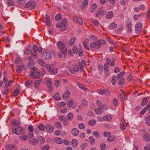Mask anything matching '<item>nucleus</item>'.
Masks as SVG:
<instances>
[{
	"label": "nucleus",
	"instance_id": "f257e3e1",
	"mask_svg": "<svg viewBox=\"0 0 150 150\" xmlns=\"http://www.w3.org/2000/svg\"><path fill=\"white\" fill-rule=\"evenodd\" d=\"M105 43L106 42L104 40H98L95 42H92L90 45V47L91 48L98 49L99 48L101 45H105Z\"/></svg>",
	"mask_w": 150,
	"mask_h": 150
},
{
	"label": "nucleus",
	"instance_id": "f03ea898",
	"mask_svg": "<svg viewBox=\"0 0 150 150\" xmlns=\"http://www.w3.org/2000/svg\"><path fill=\"white\" fill-rule=\"evenodd\" d=\"M57 45L64 57H66L67 48L66 47L64 43L61 41H59L57 42Z\"/></svg>",
	"mask_w": 150,
	"mask_h": 150
},
{
	"label": "nucleus",
	"instance_id": "7ed1b4c3",
	"mask_svg": "<svg viewBox=\"0 0 150 150\" xmlns=\"http://www.w3.org/2000/svg\"><path fill=\"white\" fill-rule=\"evenodd\" d=\"M12 132L13 133L17 135L20 134H23L25 133L24 129L21 126L18 127L14 129H13Z\"/></svg>",
	"mask_w": 150,
	"mask_h": 150
},
{
	"label": "nucleus",
	"instance_id": "20e7f679",
	"mask_svg": "<svg viewBox=\"0 0 150 150\" xmlns=\"http://www.w3.org/2000/svg\"><path fill=\"white\" fill-rule=\"evenodd\" d=\"M52 52L50 51H47L43 53L42 58L43 59L49 60L52 58Z\"/></svg>",
	"mask_w": 150,
	"mask_h": 150
},
{
	"label": "nucleus",
	"instance_id": "39448f33",
	"mask_svg": "<svg viewBox=\"0 0 150 150\" xmlns=\"http://www.w3.org/2000/svg\"><path fill=\"white\" fill-rule=\"evenodd\" d=\"M36 6V3L35 1H30L25 5V7L26 8H28L30 10H33L34 8Z\"/></svg>",
	"mask_w": 150,
	"mask_h": 150
},
{
	"label": "nucleus",
	"instance_id": "423d86ee",
	"mask_svg": "<svg viewBox=\"0 0 150 150\" xmlns=\"http://www.w3.org/2000/svg\"><path fill=\"white\" fill-rule=\"evenodd\" d=\"M73 69L74 71L78 72L79 71H82L83 67L82 65H81L80 62L78 64H76L73 66Z\"/></svg>",
	"mask_w": 150,
	"mask_h": 150
},
{
	"label": "nucleus",
	"instance_id": "0eeeda50",
	"mask_svg": "<svg viewBox=\"0 0 150 150\" xmlns=\"http://www.w3.org/2000/svg\"><path fill=\"white\" fill-rule=\"evenodd\" d=\"M142 23H141L138 22L135 25V32L137 33H139L141 32L142 29Z\"/></svg>",
	"mask_w": 150,
	"mask_h": 150
},
{
	"label": "nucleus",
	"instance_id": "6e6552de",
	"mask_svg": "<svg viewBox=\"0 0 150 150\" xmlns=\"http://www.w3.org/2000/svg\"><path fill=\"white\" fill-rule=\"evenodd\" d=\"M147 110L149 113H150V102L149 103L147 106L140 111V114L144 115Z\"/></svg>",
	"mask_w": 150,
	"mask_h": 150
},
{
	"label": "nucleus",
	"instance_id": "1a4fd4ad",
	"mask_svg": "<svg viewBox=\"0 0 150 150\" xmlns=\"http://www.w3.org/2000/svg\"><path fill=\"white\" fill-rule=\"evenodd\" d=\"M105 12L104 11L103 8V7H101L97 12L96 17H98L100 16H103L105 14Z\"/></svg>",
	"mask_w": 150,
	"mask_h": 150
},
{
	"label": "nucleus",
	"instance_id": "9d476101",
	"mask_svg": "<svg viewBox=\"0 0 150 150\" xmlns=\"http://www.w3.org/2000/svg\"><path fill=\"white\" fill-rule=\"evenodd\" d=\"M67 106L70 108H75L76 106V105L72 100L71 99L69 100Z\"/></svg>",
	"mask_w": 150,
	"mask_h": 150
},
{
	"label": "nucleus",
	"instance_id": "9b49d317",
	"mask_svg": "<svg viewBox=\"0 0 150 150\" xmlns=\"http://www.w3.org/2000/svg\"><path fill=\"white\" fill-rule=\"evenodd\" d=\"M98 92L101 95L104 94L108 96H109L110 95V93L109 91L106 90L100 89L99 90Z\"/></svg>",
	"mask_w": 150,
	"mask_h": 150
},
{
	"label": "nucleus",
	"instance_id": "f8f14e48",
	"mask_svg": "<svg viewBox=\"0 0 150 150\" xmlns=\"http://www.w3.org/2000/svg\"><path fill=\"white\" fill-rule=\"evenodd\" d=\"M30 77L36 79H39L40 78V76L38 75V73L36 71L31 72L30 74Z\"/></svg>",
	"mask_w": 150,
	"mask_h": 150
},
{
	"label": "nucleus",
	"instance_id": "ddd939ff",
	"mask_svg": "<svg viewBox=\"0 0 150 150\" xmlns=\"http://www.w3.org/2000/svg\"><path fill=\"white\" fill-rule=\"evenodd\" d=\"M73 18L74 21L80 24H83V21L81 18L76 16H74Z\"/></svg>",
	"mask_w": 150,
	"mask_h": 150
},
{
	"label": "nucleus",
	"instance_id": "4468645a",
	"mask_svg": "<svg viewBox=\"0 0 150 150\" xmlns=\"http://www.w3.org/2000/svg\"><path fill=\"white\" fill-rule=\"evenodd\" d=\"M106 61L107 63L110 64V66H113L115 64V60L114 59L111 60L109 58L107 57L106 59Z\"/></svg>",
	"mask_w": 150,
	"mask_h": 150
},
{
	"label": "nucleus",
	"instance_id": "2eb2a0df",
	"mask_svg": "<svg viewBox=\"0 0 150 150\" xmlns=\"http://www.w3.org/2000/svg\"><path fill=\"white\" fill-rule=\"evenodd\" d=\"M45 128L46 130L50 132H52L54 129V127L51 125L49 124L46 125Z\"/></svg>",
	"mask_w": 150,
	"mask_h": 150
},
{
	"label": "nucleus",
	"instance_id": "dca6fc26",
	"mask_svg": "<svg viewBox=\"0 0 150 150\" xmlns=\"http://www.w3.org/2000/svg\"><path fill=\"white\" fill-rule=\"evenodd\" d=\"M112 116L110 115H106L103 117V120L105 121H110L112 119Z\"/></svg>",
	"mask_w": 150,
	"mask_h": 150
},
{
	"label": "nucleus",
	"instance_id": "f3484780",
	"mask_svg": "<svg viewBox=\"0 0 150 150\" xmlns=\"http://www.w3.org/2000/svg\"><path fill=\"white\" fill-rule=\"evenodd\" d=\"M42 80L40 79V80H35L34 82V86L35 88H37L38 87L40 84V83L42 82Z\"/></svg>",
	"mask_w": 150,
	"mask_h": 150
},
{
	"label": "nucleus",
	"instance_id": "a211bd4d",
	"mask_svg": "<svg viewBox=\"0 0 150 150\" xmlns=\"http://www.w3.org/2000/svg\"><path fill=\"white\" fill-rule=\"evenodd\" d=\"M149 98V97L147 96L146 97L143 98L142 99L141 102V105L143 106H145L147 103L148 102V99Z\"/></svg>",
	"mask_w": 150,
	"mask_h": 150
},
{
	"label": "nucleus",
	"instance_id": "6ab92c4d",
	"mask_svg": "<svg viewBox=\"0 0 150 150\" xmlns=\"http://www.w3.org/2000/svg\"><path fill=\"white\" fill-rule=\"evenodd\" d=\"M71 133L73 135L76 136L79 134V131L77 128H74L72 129Z\"/></svg>",
	"mask_w": 150,
	"mask_h": 150
},
{
	"label": "nucleus",
	"instance_id": "aec40b11",
	"mask_svg": "<svg viewBox=\"0 0 150 150\" xmlns=\"http://www.w3.org/2000/svg\"><path fill=\"white\" fill-rule=\"evenodd\" d=\"M113 15V12L111 11H109L106 14V17L107 18L109 19L112 17Z\"/></svg>",
	"mask_w": 150,
	"mask_h": 150
},
{
	"label": "nucleus",
	"instance_id": "412c9836",
	"mask_svg": "<svg viewBox=\"0 0 150 150\" xmlns=\"http://www.w3.org/2000/svg\"><path fill=\"white\" fill-rule=\"evenodd\" d=\"M70 95V93L69 91H67L64 93L62 96V97L63 98L66 99L67 98H69Z\"/></svg>",
	"mask_w": 150,
	"mask_h": 150
},
{
	"label": "nucleus",
	"instance_id": "4be33fe9",
	"mask_svg": "<svg viewBox=\"0 0 150 150\" xmlns=\"http://www.w3.org/2000/svg\"><path fill=\"white\" fill-rule=\"evenodd\" d=\"M61 24L64 27V29L63 30H65L66 29L65 27L67 25V20L65 18L62 19V20Z\"/></svg>",
	"mask_w": 150,
	"mask_h": 150
},
{
	"label": "nucleus",
	"instance_id": "5701e85b",
	"mask_svg": "<svg viewBox=\"0 0 150 150\" xmlns=\"http://www.w3.org/2000/svg\"><path fill=\"white\" fill-rule=\"evenodd\" d=\"M47 85L48 88L50 89V91H52L53 90V88L52 86V83L50 80H48Z\"/></svg>",
	"mask_w": 150,
	"mask_h": 150
},
{
	"label": "nucleus",
	"instance_id": "b1692460",
	"mask_svg": "<svg viewBox=\"0 0 150 150\" xmlns=\"http://www.w3.org/2000/svg\"><path fill=\"white\" fill-rule=\"evenodd\" d=\"M97 103L98 105V108L101 109H104V107L102 102L99 100H98L97 101Z\"/></svg>",
	"mask_w": 150,
	"mask_h": 150
},
{
	"label": "nucleus",
	"instance_id": "393cba45",
	"mask_svg": "<svg viewBox=\"0 0 150 150\" xmlns=\"http://www.w3.org/2000/svg\"><path fill=\"white\" fill-rule=\"evenodd\" d=\"M145 120L146 121V124L148 126H150V115L146 116L145 118Z\"/></svg>",
	"mask_w": 150,
	"mask_h": 150
},
{
	"label": "nucleus",
	"instance_id": "a878e982",
	"mask_svg": "<svg viewBox=\"0 0 150 150\" xmlns=\"http://www.w3.org/2000/svg\"><path fill=\"white\" fill-rule=\"evenodd\" d=\"M38 142V140L35 139H32L30 140L29 143L32 145L36 144Z\"/></svg>",
	"mask_w": 150,
	"mask_h": 150
},
{
	"label": "nucleus",
	"instance_id": "bb28decb",
	"mask_svg": "<svg viewBox=\"0 0 150 150\" xmlns=\"http://www.w3.org/2000/svg\"><path fill=\"white\" fill-rule=\"evenodd\" d=\"M75 41V38L73 37L67 43V45L70 46H72L74 44Z\"/></svg>",
	"mask_w": 150,
	"mask_h": 150
},
{
	"label": "nucleus",
	"instance_id": "cd10ccee",
	"mask_svg": "<svg viewBox=\"0 0 150 150\" xmlns=\"http://www.w3.org/2000/svg\"><path fill=\"white\" fill-rule=\"evenodd\" d=\"M132 23L130 22H127L126 24L127 27L128 29V31L129 32H131L132 30Z\"/></svg>",
	"mask_w": 150,
	"mask_h": 150
},
{
	"label": "nucleus",
	"instance_id": "c85d7f7f",
	"mask_svg": "<svg viewBox=\"0 0 150 150\" xmlns=\"http://www.w3.org/2000/svg\"><path fill=\"white\" fill-rule=\"evenodd\" d=\"M115 139V137L114 135H112L108 137L107 138V141L109 142H111L113 141Z\"/></svg>",
	"mask_w": 150,
	"mask_h": 150
},
{
	"label": "nucleus",
	"instance_id": "c756f323",
	"mask_svg": "<svg viewBox=\"0 0 150 150\" xmlns=\"http://www.w3.org/2000/svg\"><path fill=\"white\" fill-rule=\"evenodd\" d=\"M11 122L13 125H15L17 126L20 125V124L19 122L15 120H12L11 121Z\"/></svg>",
	"mask_w": 150,
	"mask_h": 150
},
{
	"label": "nucleus",
	"instance_id": "7c9ffc66",
	"mask_svg": "<svg viewBox=\"0 0 150 150\" xmlns=\"http://www.w3.org/2000/svg\"><path fill=\"white\" fill-rule=\"evenodd\" d=\"M71 144L72 146L74 147H76L77 145L78 142L76 139H73L71 141Z\"/></svg>",
	"mask_w": 150,
	"mask_h": 150
},
{
	"label": "nucleus",
	"instance_id": "2f4dec72",
	"mask_svg": "<svg viewBox=\"0 0 150 150\" xmlns=\"http://www.w3.org/2000/svg\"><path fill=\"white\" fill-rule=\"evenodd\" d=\"M54 141L57 144H61L62 143V139L59 137H56L54 139Z\"/></svg>",
	"mask_w": 150,
	"mask_h": 150
},
{
	"label": "nucleus",
	"instance_id": "473e14b6",
	"mask_svg": "<svg viewBox=\"0 0 150 150\" xmlns=\"http://www.w3.org/2000/svg\"><path fill=\"white\" fill-rule=\"evenodd\" d=\"M79 52L78 54L80 56H81L83 54V51L82 50L81 46L80 45H79Z\"/></svg>",
	"mask_w": 150,
	"mask_h": 150
},
{
	"label": "nucleus",
	"instance_id": "72a5a7b5",
	"mask_svg": "<svg viewBox=\"0 0 150 150\" xmlns=\"http://www.w3.org/2000/svg\"><path fill=\"white\" fill-rule=\"evenodd\" d=\"M7 4L8 6H11L14 5V0H7Z\"/></svg>",
	"mask_w": 150,
	"mask_h": 150
},
{
	"label": "nucleus",
	"instance_id": "f704fd0d",
	"mask_svg": "<svg viewBox=\"0 0 150 150\" xmlns=\"http://www.w3.org/2000/svg\"><path fill=\"white\" fill-rule=\"evenodd\" d=\"M97 7V5L96 4H93L91 7V13H93L96 10Z\"/></svg>",
	"mask_w": 150,
	"mask_h": 150
},
{
	"label": "nucleus",
	"instance_id": "c9c22d12",
	"mask_svg": "<svg viewBox=\"0 0 150 150\" xmlns=\"http://www.w3.org/2000/svg\"><path fill=\"white\" fill-rule=\"evenodd\" d=\"M117 27V24L115 22H113L109 26L110 28L112 29H115Z\"/></svg>",
	"mask_w": 150,
	"mask_h": 150
},
{
	"label": "nucleus",
	"instance_id": "e433bc0d",
	"mask_svg": "<svg viewBox=\"0 0 150 150\" xmlns=\"http://www.w3.org/2000/svg\"><path fill=\"white\" fill-rule=\"evenodd\" d=\"M96 123V121L94 120H91L88 122V125L91 126H93Z\"/></svg>",
	"mask_w": 150,
	"mask_h": 150
},
{
	"label": "nucleus",
	"instance_id": "4c0bfd02",
	"mask_svg": "<svg viewBox=\"0 0 150 150\" xmlns=\"http://www.w3.org/2000/svg\"><path fill=\"white\" fill-rule=\"evenodd\" d=\"M20 91L18 89H16L14 91L13 93V96H17L20 93Z\"/></svg>",
	"mask_w": 150,
	"mask_h": 150
},
{
	"label": "nucleus",
	"instance_id": "58836bf2",
	"mask_svg": "<svg viewBox=\"0 0 150 150\" xmlns=\"http://www.w3.org/2000/svg\"><path fill=\"white\" fill-rule=\"evenodd\" d=\"M88 4L87 0H84L82 2L81 6L82 8H86Z\"/></svg>",
	"mask_w": 150,
	"mask_h": 150
},
{
	"label": "nucleus",
	"instance_id": "ea45409f",
	"mask_svg": "<svg viewBox=\"0 0 150 150\" xmlns=\"http://www.w3.org/2000/svg\"><path fill=\"white\" fill-rule=\"evenodd\" d=\"M82 105L85 107L87 106L88 105V103L87 101L85 99H83L82 100L81 102Z\"/></svg>",
	"mask_w": 150,
	"mask_h": 150
},
{
	"label": "nucleus",
	"instance_id": "a19ab883",
	"mask_svg": "<svg viewBox=\"0 0 150 150\" xmlns=\"http://www.w3.org/2000/svg\"><path fill=\"white\" fill-rule=\"evenodd\" d=\"M103 109H101L98 108L95 109L94 111L96 114H101L103 112Z\"/></svg>",
	"mask_w": 150,
	"mask_h": 150
},
{
	"label": "nucleus",
	"instance_id": "79ce46f5",
	"mask_svg": "<svg viewBox=\"0 0 150 150\" xmlns=\"http://www.w3.org/2000/svg\"><path fill=\"white\" fill-rule=\"evenodd\" d=\"M45 128V126L42 124H40L38 126V128L39 129L42 131L44 130Z\"/></svg>",
	"mask_w": 150,
	"mask_h": 150
},
{
	"label": "nucleus",
	"instance_id": "37998d69",
	"mask_svg": "<svg viewBox=\"0 0 150 150\" xmlns=\"http://www.w3.org/2000/svg\"><path fill=\"white\" fill-rule=\"evenodd\" d=\"M32 53V50L29 48H26L24 51V53L25 54H29Z\"/></svg>",
	"mask_w": 150,
	"mask_h": 150
},
{
	"label": "nucleus",
	"instance_id": "c03bdc74",
	"mask_svg": "<svg viewBox=\"0 0 150 150\" xmlns=\"http://www.w3.org/2000/svg\"><path fill=\"white\" fill-rule=\"evenodd\" d=\"M73 114L72 113H69L67 116L68 119L69 120H72L73 118Z\"/></svg>",
	"mask_w": 150,
	"mask_h": 150
},
{
	"label": "nucleus",
	"instance_id": "a18cd8bd",
	"mask_svg": "<svg viewBox=\"0 0 150 150\" xmlns=\"http://www.w3.org/2000/svg\"><path fill=\"white\" fill-rule=\"evenodd\" d=\"M90 142V144L92 145H93L95 143V139L94 137H90L89 138Z\"/></svg>",
	"mask_w": 150,
	"mask_h": 150
},
{
	"label": "nucleus",
	"instance_id": "49530a36",
	"mask_svg": "<svg viewBox=\"0 0 150 150\" xmlns=\"http://www.w3.org/2000/svg\"><path fill=\"white\" fill-rule=\"evenodd\" d=\"M37 73L39 76H43L45 74V69H42L41 71L37 72Z\"/></svg>",
	"mask_w": 150,
	"mask_h": 150
},
{
	"label": "nucleus",
	"instance_id": "de8ad7c7",
	"mask_svg": "<svg viewBox=\"0 0 150 150\" xmlns=\"http://www.w3.org/2000/svg\"><path fill=\"white\" fill-rule=\"evenodd\" d=\"M125 72L124 71H122L119 74L117 75V79H119L122 77L125 74Z\"/></svg>",
	"mask_w": 150,
	"mask_h": 150
},
{
	"label": "nucleus",
	"instance_id": "09e8293b",
	"mask_svg": "<svg viewBox=\"0 0 150 150\" xmlns=\"http://www.w3.org/2000/svg\"><path fill=\"white\" fill-rule=\"evenodd\" d=\"M54 98L56 100H58L60 99L61 97L58 93H57L54 96Z\"/></svg>",
	"mask_w": 150,
	"mask_h": 150
},
{
	"label": "nucleus",
	"instance_id": "8fccbe9b",
	"mask_svg": "<svg viewBox=\"0 0 150 150\" xmlns=\"http://www.w3.org/2000/svg\"><path fill=\"white\" fill-rule=\"evenodd\" d=\"M62 15L60 13L57 14L55 17V19L57 21H59L62 17Z\"/></svg>",
	"mask_w": 150,
	"mask_h": 150
},
{
	"label": "nucleus",
	"instance_id": "3c124183",
	"mask_svg": "<svg viewBox=\"0 0 150 150\" xmlns=\"http://www.w3.org/2000/svg\"><path fill=\"white\" fill-rule=\"evenodd\" d=\"M34 63L32 61H30L29 62V64L28 65V67L29 69H32L34 66Z\"/></svg>",
	"mask_w": 150,
	"mask_h": 150
},
{
	"label": "nucleus",
	"instance_id": "603ef678",
	"mask_svg": "<svg viewBox=\"0 0 150 150\" xmlns=\"http://www.w3.org/2000/svg\"><path fill=\"white\" fill-rule=\"evenodd\" d=\"M143 138L145 140L147 141H150V137L147 134L144 135L143 136Z\"/></svg>",
	"mask_w": 150,
	"mask_h": 150
},
{
	"label": "nucleus",
	"instance_id": "864d4df0",
	"mask_svg": "<svg viewBox=\"0 0 150 150\" xmlns=\"http://www.w3.org/2000/svg\"><path fill=\"white\" fill-rule=\"evenodd\" d=\"M59 120L61 121H64L67 120L66 118L64 117V116L62 115L59 116Z\"/></svg>",
	"mask_w": 150,
	"mask_h": 150
},
{
	"label": "nucleus",
	"instance_id": "5fc2aeb1",
	"mask_svg": "<svg viewBox=\"0 0 150 150\" xmlns=\"http://www.w3.org/2000/svg\"><path fill=\"white\" fill-rule=\"evenodd\" d=\"M125 79L124 78H122L121 79L119 82H118V84L120 85H122L125 82Z\"/></svg>",
	"mask_w": 150,
	"mask_h": 150
},
{
	"label": "nucleus",
	"instance_id": "6e6d98bb",
	"mask_svg": "<svg viewBox=\"0 0 150 150\" xmlns=\"http://www.w3.org/2000/svg\"><path fill=\"white\" fill-rule=\"evenodd\" d=\"M51 71H50L51 73L52 74H55L58 72V70L56 69H51Z\"/></svg>",
	"mask_w": 150,
	"mask_h": 150
},
{
	"label": "nucleus",
	"instance_id": "4d7b16f0",
	"mask_svg": "<svg viewBox=\"0 0 150 150\" xmlns=\"http://www.w3.org/2000/svg\"><path fill=\"white\" fill-rule=\"evenodd\" d=\"M12 83V80H10L8 81V82H6V83L5 85L4 88H8V86L11 85Z\"/></svg>",
	"mask_w": 150,
	"mask_h": 150
},
{
	"label": "nucleus",
	"instance_id": "13d9d810",
	"mask_svg": "<svg viewBox=\"0 0 150 150\" xmlns=\"http://www.w3.org/2000/svg\"><path fill=\"white\" fill-rule=\"evenodd\" d=\"M78 86L80 88H81L83 90L86 91L87 90V88H86L85 86H83L82 84L78 83Z\"/></svg>",
	"mask_w": 150,
	"mask_h": 150
},
{
	"label": "nucleus",
	"instance_id": "bf43d9fd",
	"mask_svg": "<svg viewBox=\"0 0 150 150\" xmlns=\"http://www.w3.org/2000/svg\"><path fill=\"white\" fill-rule=\"evenodd\" d=\"M100 148L102 150H105L106 148V145L104 143L101 144L100 145Z\"/></svg>",
	"mask_w": 150,
	"mask_h": 150
},
{
	"label": "nucleus",
	"instance_id": "052dcab7",
	"mask_svg": "<svg viewBox=\"0 0 150 150\" xmlns=\"http://www.w3.org/2000/svg\"><path fill=\"white\" fill-rule=\"evenodd\" d=\"M19 137L21 140L23 141L26 140L27 139L28 137L26 135H23L22 136H20Z\"/></svg>",
	"mask_w": 150,
	"mask_h": 150
},
{
	"label": "nucleus",
	"instance_id": "680f3d73",
	"mask_svg": "<svg viewBox=\"0 0 150 150\" xmlns=\"http://www.w3.org/2000/svg\"><path fill=\"white\" fill-rule=\"evenodd\" d=\"M38 63L41 66H43L45 65V64L44 61L41 59H39L38 60Z\"/></svg>",
	"mask_w": 150,
	"mask_h": 150
},
{
	"label": "nucleus",
	"instance_id": "e2e57ef3",
	"mask_svg": "<svg viewBox=\"0 0 150 150\" xmlns=\"http://www.w3.org/2000/svg\"><path fill=\"white\" fill-rule=\"evenodd\" d=\"M117 80L115 76H112V84H114L115 83Z\"/></svg>",
	"mask_w": 150,
	"mask_h": 150
},
{
	"label": "nucleus",
	"instance_id": "0e129e2a",
	"mask_svg": "<svg viewBox=\"0 0 150 150\" xmlns=\"http://www.w3.org/2000/svg\"><path fill=\"white\" fill-rule=\"evenodd\" d=\"M39 139L40 142L41 144L45 142V138L42 136L40 137H39Z\"/></svg>",
	"mask_w": 150,
	"mask_h": 150
},
{
	"label": "nucleus",
	"instance_id": "69168bd1",
	"mask_svg": "<svg viewBox=\"0 0 150 150\" xmlns=\"http://www.w3.org/2000/svg\"><path fill=\"white\" fill-rule=\"evenodd\" d=\"M33 81L31 80H28L26 81L25 82V85L26 86H28L30 85L32 83Z\"/></svg>",
	"mask_w": 150,
	"mask_h": 150
},
{
	"label": "nucleus",
	"instance_id": "338daca9",
	"mask_svg": "<svg viewBox=\"0 0 150 150\" xmlns=\"http://www.w3.org/2000/svg\"><path fill=\"white\" fill-rule=\"evenodd\" d=\"M104 136L106 137H110V135H111V133L110 132H104Z\"/></svg>",
	"mask_w": 150,
	"mask_h": 150
},
{
	"label": "nucleus",
	"instance_id": "774afa93",
	"mask_svg": "<svg viewBox=\"0 0 150 150\" xmlns=\"http://www.w3.org/2000/svg\"><path fill=\"white\" fill-rule=\"evenodd\" d=\"M16 71L18 73H20L22 72V69L21 67L19 66H16Z\"/></svg>",
	"mask_w": 150,
	"mask_h": 150
}]
</instances>
